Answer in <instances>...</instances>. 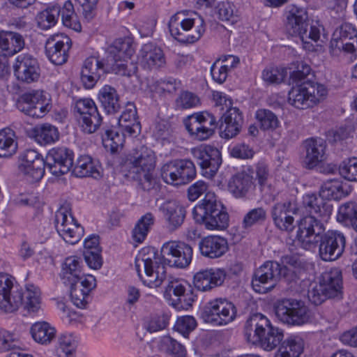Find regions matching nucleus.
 <instances>
[{"label":"nucleus","mask_w":357,"mask_h":357,"mask_svg":"<svg viewBox=\"0 0 357 357\" xmlns=\"http://www.w3.org/2000/svg\"><path fill=\"white\" fill-rule=\"evenodd\" d=\"M160 175L166 183L181 185L190 183L196 177L197 171L192 160H174L165 163L161 167Z\"/></svg>","instance_id":"13"},{"label":"nucleus","mask_w":357,"mask_h":357,"mask_svg":"<svg viewBox=\"0 0 357 357\" xmlns=\"http://www.w3.org/2000/svg\"><path fill=\"white\" fill-rule=\"evenodd\" d=\"M220 202V200L218 199L214 192L205 193L204 197L192 209V214L195 222L206 229L211 215H214L213 212L219 206Z\"/></svg>","instance_id":"28"},{"label":"nucleus","mask_w":357,"mask_h":357,"mask_svg":"<svg viewBox=\"0 0 357 357\" xmlns=\"http://www.w3.org/2000/svg\"><path fill=\"white\" fill-rule=\"evenodd\" d=\"M71 47L72 40L67 35H52L45 43V55L51 63L61 66L67 62Z\"/></svg>","instance_id":"21"},{"label":"nucleus","mask_w":357,"mask_h":357,"mask_svg":"<svg viewBox=\"0 0 357 357\" xmlns=\"http://www.w3.org/2000/svg\"><path fill=\"white\" fill-rule=\"evenodd\" d=\"M188 118L197 121V123L202 124L206 128H211L213 132H215L218 126L216 117L212 113H210L206 110L195 112L188 116Z\"/></svg>","instance_id":"62"},{"label":"nucleus","mask_w":357,"mask_h":357,"mask_svg":"<svg viewBox=\"0 0 357 357\" xmlns=\"http://www.w3.org/2000/svg\"><path fill=\"white\" fill-rule=\"evenodd\" d=\"M197 326L196 319L192 316L186 315L177 319L174 325V329L183 337H188Z\"/></svg>","instance_id":"61"},{"label":"nucleus","mask_w":357,"mask_h":357,"mask_svg":"<svg viewBox=\"0 0 357 357\" xmlns=\"http://www.w3.org/2000/svg\"><path fill=\"white\" fill-rule=\"evenodd\" d=\"M254 188L252 176L242 171L234 174L229 181L228 190L236 198H243Z\"/></svg>","instance_id":"37"},{"label":"nucleus","mask_w":357,"mask_h":357,"mask_svg":"<svg viewBox=\"0 0 357 357\" xmlns=\"http://www.w3.org/2000/svg\"><path fill=\"white\" fill-rule=\"evenodd\" d=\"M192 153L202 174L207 178H213L222 164L220 151L210 145H201L192 149Z\"/></svg>","instance_id":"17"},{"label":"nucleus","mask_w":357,"mask_h":357,"mask_svg":"<svg viewBox=\"0 0 357 357\" xmlns=\"http://www.w3.org/2000/svg\"><path fill=\"white\" fill-rule=\"evenodd\" d=\"M24 45V39L21 34L13 31H1L0 54L5 56H13L20 52Z\"/></svg>","instance_id":"38"},{"label":"nucleus","mask_w":357,"mask_h":357,"mask_svg":"<svg viewBox=\"0 0 357 357\" xmlns=\"http://www.w3.org/2000/svg\"><path fill=\"white\" fill-rule=\"evenodd\" d=\"M47 169L55 176L68 173L73 167L74 152L64 146L54 147L45 156Z\"/></svg>","instance_id":"18"},{"label":"nucleus","mask_w":357,"mask_h":357,"mask_svg":"<svg viewBox=\"0 0 357 357\" xmlns=\"http://www.w3.org/2000/svg\"><path fill=\"white\" fill-rule=\"evenodd\" d=\"M192 247L180 241L165 243L160 250V256L154 248H148L147 253L143 255L144 273L148 279L144 281L149 287H158L165 279V265L179 268L188 267L192 259Z\"/></svg>","instance_id":"2"},{"label":"nucleus","mask_w":357,"mask_h":357,"mask_svg":"<svg viewBox=\"0 0 357 357\" xmlns=\"http://www.w3.org/2000/svg\"><path fill=\"white\" fill-rule=\"evenodd\" d=\"M168 27L171 36L183 44L197 42L206 31V24L201 16L183 18L179 13L171 17Z\"/></svg>","instance_id":"8"},{"label":"nucleus","mask_w":357,"mask_h":357,"mask_svg":"<svg viewBox=\"0 0 357 357\" xmlns=\"http://www.w3.org/2000/svg\"><path fill=\"white\" fill-rule=\"evenodd\" d=\"M159 347L161 351L174 357H184L186 355L185 346L169 335L161 339Z\"/></svg>","instance_id":"52"},{"label":"nucleus","mask_w":357,"mask_h":357,"mask_svg":"<svg viewBox=\"0 0 357 357\" xmlns=\"http://www.w3.org/2000/svg\"><path fill=\"white\" fill-rule=\"evenodd\" d=\"M244 335L249 343L266 351L280 347L284 338L283 331L273 326L271 321L261 313L252 314L244 326Z\"/></svg>","instance_id":"5"},{"label":"nucleus","mask_w":357,"mask_h":357,"mask_svg":"<svg viewBox=\"0 0 357 357\" xmlns=\"http://www.w3.org/2000/svg\"><path fill=\"white\" fill-rule=\"evenodd\" d=\"M96 287V278L90 274H82L79 281L70 287V298L73 303L79 308H84L87 305V298Z\"/></svg>","instance_id":"29"},{"label":"nucleus","mask_w":357,"mask_h":357,"mask_svg":"<svg viewBox=\"0 0 357 357\" xmlns=\"http://www.w3.org/2000/svg\"><path fill=\"white\" fill-rule=\"evenodd\" d=\"M237 310L234 304L225 298H216L208 302L200 312L204 322L213 326H225L236 317Z\"/></svg>","instance_id":"11"},{"label":"nucleus","mask_w":357,"mask_h":357,"mask_svg":"<svg viewBox=\"0 0 357 357\" xmlns=\"http://www.w3.org/2000/svg\"><path fill=\"white\" fill-rule=\"evenodd\" d=\"M337 220L347 227L357 231V203L348 202L340 206Z\"/></svg>","instance_id":"44"},{"label":"nucleus","mask_w":357,"mask_h":357,"mask_svg":"<svg viewBox=\"0 0 357 357\" xmlns=\"http://www.w3.org/2000/svg\"><path fill=\"white\" fill-rule=\"evenodd\" d=\"M60 16L59 5L48 6L36 16L38 26L43 30H47L54 26Z\"/></svg>","instance_id":"50"},{"label":"nucleus","mask_w":357,"mask_h":357,"mask_svg":"<svg viewBox=\"0 0 357 357\" xmlns=\"http://www.w3.org/2000/svg\"><path fill=\"white\" fill-rule=\"evenodd\" d=\"M13 68L17 79L24 83L31 84L37 82L40 75V68L38 59L28 53L17 55Z\"/></svg>","instance_id":"22"},{"label":"nucleus","mask_w":357,"mask_h":357,"mask_svg":"<svg viewBox=\"0 0 357 357\" xmlns=\"http://www.w3.org/2000/svg\"><path fill=\"white\" fill-rule=\"evenodd\" d=\"M198 249L202 257L215 259L222 257L227 252L229 243L224 236L210 234L200 238Z\"/></svg>","instance_id":"24"},{"label":"nucleus","mask_w":357,"mask_h":357,"mask_svg":"<svg viewBox=\"0 0 357 357\" xmlns=\"http://www.w3.org/2000/svg\"><path fill=\"white\" fill-rule=\"evenodd\" d=\"M281 279L287 282H295L298 275L296 271L275 261H266L254 272L251 285L256 293L266 294L273 290Z\"/></svg>","instance_id":"7"},{"label":"nucleus","mask_w":357,"mask_h":357,"mask_svg":"<svg viewBox=\"0 0 357 357\" xmlns=\"http://www.w3.org/2000/svg\"><path fill=\"white\" fill-rule=\"evenodd\" d=\"M255 119L259 128L263 131H273L280 126L277 115L268 109H257L255 112Z\"/></svg>","instance_id":"49"},{"label":"nucleus","mask_w":357,"mask_h":357,"mask_svg":"<svg viewBox=\"0 0 357 357\" xmlns=\"http://www.w3.org/2000/svg\"><path fill=\"white\" fill-rule=\"evenodd\" d=\"M220 135L229 139L236 137L241 131L243 123V113L236 107H230L220 119Z\"/></svg>","instance_id":"25"},{"label":"nucleus","mask_w":357,"mask_h":357,"mask_svg":"<svg viewBox=\"0 0 357 357\" xmlns=\"http://www.w3.org/2000/svg\"><path fill=\"white\" fill-rule=\"evenodd\" d=\"M327 94L325 86L307 79L294 86L288 93V102L299 109L313 107Z\"/></svg>","instance_id":"10"},{"label":"nucleus","mask_w":357,"mask_h":357,"mask_svg":"<svg viewBox=\"0 0 357 357\" xmlns=\"http://www.w3.org/2000/svg\"><path fill=\"white\" fill-rule=\"evenodd\" d=\"M351 192L350 185L341 179L333 178L324 182L319 195L324 199L338 201L348 196Z\"/></svg>","instance_id":"35"},{"label":"nucleus","mask_w":357,"mask_h":357,"mask_svg":"<svg viewBox=\"0 0 357 357\" xmlns=\"http://www.w3.org/2000/svg\"><path fill=\"white\" fill-rule=\"evenodd\" d=\"M296 241L301 248L310 250L319 248V255L325 261L339 259L345 248L346 239L340 231L328 230L322 220H315L311 216L303 217L298 222Z\"/></svg>","instance_id":"1"},{"label":"nucleus","mask_w":357,"mask_h":357,"mask_svg":"<svg viewBox=\"0 0 357 357\" xmlns=\"http://www.w3.org/2000/svg\"><path fill=\"white\" fill-rule=\"evenodd\" d=\"M337 170L344 179L350 181H357V158H353L347 162L343 161L339 167L333 163L326 164L321 167L320 172L325 174H333Z\"/></svg>","instance_id":"39"},{"label":"nucleus","mask_w":357,"mask_h":357,"mask_svg":"<svg viewBox=\"0 0 357 357\" xmlns=\"http://www.w3.org/2000/svg\"><path fill=\"white\" fill-rule=\"evenodd\" d=\"M305 156L303 165L313 169L326 159V143L321 138H308L304 142Z\"/></svg>","instance_id":"26"},{"label":"nucleus","mask_w":357,"mask_h":357,"mask_svg":"<svg viewBox=\"0 0 357 357\" xmlns=\"http://www.w3.org/2000/svg\"><path fill=\"white\" fill-rule=\"evenodd\" d=\"M287 72L284 68L274 66H267L261 73L263 80L268 84H279L282 83Z\"/></svg>","instance_id":"59"},{"label":"nucleus","mask_w":357,"mask_h":357,"mask_svg":"<svg viewBox=\"0 0 357 357\" xmlns=\"http://www.w3.org/2000/svg\"><path fill=\"white\" fill-rule=\"evenodd\" d=\"M123 73L118 67L111 64L105 58L90 56L83 63L80 80L83 86L86 89H93L100 79L107 73Z\"/></svg>","instance_id":"12"},{"label":"nucleus","mask_w":357,"mask_h":357,"mask_svg":"<svg viewBox=\"0 0 357 357\" xmlns=\"http://www.w3.org/2000/svg\"><path fill=\"white\" fill-rule=\"evenodd\" d=\"M17 149V142L15 132L10 128L0 130V158H8L14 155Z\"/></svg>","instance_id":"46"},{"label":"nucleus","mask_w":357,"mask_h":357,"mask_svg":"<svg viewBox=\"0 0 357 357\" xmlns=\"http://www.w3.org/2000/svg\"><path fill=\"white\" fill-rule=\"evenodd\" d=\"M17 108L24 114L32 118L45 116L50 110V100L43 91L32 90L22 93L16 101Z\"/></svg>","instance_id":"15"},{"label":"nucleus","mask_w":357,"mask_h":357,"mask_svg":"<svg viewBox=\"0 0 357 357\" xmlns=\"http://www.w3.org/2000/svg\"><path fill=\"white\" fill-rule=\"evenodd\" d=\"M214 215H212L206 229L208 230L223 231L229 227V215L227 207L220 201L217 206Z\"/></svg>","instance_id":"47"},{"label":"nucleus","mask_w":357,"mask_h":357,"mask_svg":"<svg viewBox=\"0 0 357 357\" xmlns=\"http://www.w3.org/2000/svg\"><path fill=\"white\" fill-rule=\"evenodd\" d=\"M298 208L291 201L275 204L271 211V218L276 228L282 231L291 232L294 230V218Z\"/></svg>","instance_id":"23"},{"label":"nucleus","mask_w":357,"mask_h":357,"mask_svg":"<svg viewBox=\"0 0 357 357\" xmlns=\"http://www.w3.org/2000/svg\"><path fill=\"white\" fill-rule=\"evenodd\" d=\"M74 113L82 131L87 134L96 132L102 122L95 102L91 98H80L75 102Z\"/></svg>","instance_id":"16"},{"label":"nucleus","mask_w":357,"mask_h":357,"mask_svg":"<svg viewBox=\"0 0 357 357\" xmlns=\"http://www.w3.org/2000/svg\"><path fill=\"white\" fill-rule=\"evenodd\" d=\"M183 123L190 135L197 140L203 141L208 139L215 133L211 128H206L188 117L184 120Z\"/></svg>","instance_id":"53"},{"label":"nucleus","mask_w":357,"mask_h":357,"mask_svg":"<svg viewBox=\"0 0 357 357\" xmlns=\"http://www.w3.org/2000/svg\"><path fill=\"white\" fill-rule=\"evenodd\" d=\"M20 349V342L16 335L6 330H0V351H17Z\"/></svg>","instance_id":"60"},{"label":"nucleus","mask_w":357,"mask_h":357,"mask_svg":"<svg viewBox=\"0 0 357 357\" xmlns=\"http://www.w3.org/2000/svg\"><path fill=\"white\" fill-rule=\"evenodd\" d=\"M304 349V340L299 335H291L284 340L274 357H299Z\"/></svg>","instance_id":"41"},{"label":"nucleus","mask_w":357,"mask_h":357,"mask_svg":"<svg viewBox=\"0 0 357 357\" xmlns=\"http://www.w3.org/2000/svg\"><path fill=\"white\" fill-rule=\"evenodd\" d=\"M154 222V216L151 213H146L142 215L132 231L133 241L139 243H142L146 239Z\"/></svg>","instance_id":"48"},{"label":"nucleus","mask_w":357,"mask_h":357,"mask_svg":"<svg viewBox=\"0 0 357 357\" xmlns=\"http://www.w3.org/2000/svg\"><path fill=\"white\" fill-rule=\"evenodd\" d=\"M319 284L325 292L333 298L342 294V275L339 268H331L323 272L319 278Z\"/></svg>","instance_id":"34"},{"label":"nucleus","mask_w":357,"mask_h":357,"mask_svg":"<svg viewBox=\"0 0 357 357\" xmlns=\"http://www.w3.org/2000/svg\"><path fill=\"white\" fill-rule=\"evenodd\" d=\"M125 162L128 167L125 176L137 181L142 190L150 191L158 185L153 176L156 156L151 149L144 145L136 147L126 155Z\"/></svg>","instance_id":"4"},{"label":"nucleus","mask_w":357,"mask_h":357,"mask_svg":"<svg viewBox=\"0 0 357 357\" xmlns=\"http://www.w3.org/2000/svg\"><path fill=\"white\" fill-rule=\"evenodd\" d=\"M354 37H357V31L355 27L349 23H344L334 31L331 45L332 47L340 49L339 46L340 41L347 38L351 39Z\"/></svg>","instance_id":"55"},{"label":"nucleus","mask_w":357,"mask_h":357,"mask_svg":"<svg viewBox=\"0 0 357 357\" xmlns=\"http://www.w3.org/2000/svg\"><path fill=\"white\" fill-rule=\"evenodd\" d=\"M71 169L73 174L79 178L92 177L98 179L102 176L100 162L89 155H80Z\"/></svg>","instance_id":"32"},{"label":"nucleus","mask_w":357,"mask_h":357,"mask_svg":"<svg viewBox=\"0 0 357 357\" xmlns=\"http://www.w3.org/2000/svg\"><path fill=\"white\" fill-rule=\"evenodd\" d=\"M59 235L68 243L74 245L79 242L84 235V227L75 220L68 225L61 227L56 231Z\"/></svg>","instance_id":"51"},{"label":"nucleus","mask_w":357,"mask_h":357,"mask_svg":"<svg viewBox=\"0 0 357 357\" xmlns=\"http://www.w3.org/2000/svg\"><path fill=\"white\" fill-rule=\"evenodd\" d=\"M196 298L197 295L195 294L193 289L189 287L181 296L177 298H169V304L177 310H188L192 306Z\"/></svg>","instance_id":"56"},{"label":"nucleus","mask_w":357,"mask_h":357,"mask_svg":"<svg viewBox=\"0 0 357 357\" xmlns=\"http://www.w3.org/2000/svg\"><path fill=\"white\" fill-rule=\"evenodd\" d=\"M34 140L41 146L50 145L59 141L60 133L56 126L50 123H42L32 129Z\"/></svg>","instance_id":"40"},{"label":"nucleus","mask_w":357,"mask_h":357,"mask_svg":"<svg viewBox=\"0 0 357 357\" xmlns=\"http://www.w3.org/2000/svg\"><path fill=\"white\" fill-rule=\"evenodd\" d=\"M303 206L308 213L305 217L311 216L315 220L328 218L333 211L332 205L326 203L321 197L315 194H307L303 196Z\"/></svg>","instance_id":"31"},{"label":"nucleus","mask_w":357,"mask_h":357,"mask_svg":"<svg viewBox=\"0 0 357 357\" xmlns=\"http://www.w3.org/2000/svg\"><path fill=\"white\" fill-rule=\"evenodd\" d=\"M266 219V211L263 207H257L250 210L244 216L242 227L248 229L252 226L263 223Z\"/></svg>","instance_id":"57"},{"label":"nucleus","mask_w":357,"mask_h":357,"mask_svg":"<svg viewBox=\"0 0 357 357\" xmlns=\"http://www.w3.org/2000/svg\"><path fill=\"white\" fill-rule=\"evenodd\" d=\"M15 278L6 273H0V310L13 313L23 305L29 313H36L40 308V291L32 284L23 290L14 285Z\"/></svg>","instance_id":"3"},{"label":"nucleus","mask_w":357,"mask_h":357,"mask_svg":"<svg viewBox=\"0 0 357 357\" xmlns=\"http://www.w3.org/2000/svg\"><path fill=\"white\" fill-rule=\"evenodd\" d=\"M101 106L107 114H115L121 108L119 96L116 90L109 85H105L98 93Z\"/></svg>","instance_id":"43"},{"label":"nucleus","mask_w":357,"mask_h":357,"mask_svg":"<svg viewBox=\"0 0 357 357\" xmlns=\"http://www.w3.org/2000/svg\"><path fill=\"white\" fill-rule=\"evenodd\" d=\"M30 333L35 342L47 345L56 337V330L47 321H37L31 326Z\"/></svg>","instance_id":"42"},{"label":"nucleus","mask_w":357,"mask_h":357,"mask_svg":"<svg viewBox=\"0 0 357 357\" xmlns=\"http://www.w3.org/2000/svg\"><path fill=\"white\" fill-rule=\"evenodd\" d=\"M134 52L135 50L131 38H120L116 39L113 45L110 46L106 59L111 64L118 67V69L123 73H119V75L130 76V73L127 69V62Z\"/></svg>","instance_id":"19"},{"label":"nucleus","mask_w":357,"mask_h":357,"mask_svg":"<svg viewBox=\"0 0 357 357\" xmlns=\"http://www.w3.org/2000/svg\"><path fill=\"white\" fill-rule=\"evenodd\" d=\"M77 342L72 334H61L55 346L57 357H76Z\"/></svg>","instance_id":"45"},{"label":"nucleus","mask_w":357,"mask_h":357,"mask_svg":"<svg viewBox=\"0 0 357 357\" xmlns=\"http://www.w3.org/2000/svg\"><path fill=\"white\" fill-rule=\"evenodd\" d=\"M277 317L291 326H301L309 321V309L304 303L295 299L279 300L274 306Z\"/></svg>","instance_id":"14"},{"label":"nucleus","mask_w":357,"mask_h":357,"mask_svg":"<svg viewBox=\"0 0 357 357\" xmlns=\"http://www.w3.org/2000/svg\"><path fill=\"white\" fill-rule=\"evenodd\" d=\"M118 123L124 133L120 134L112 128L105 129L102 133V143L105 149L112 153H116L125 142V135L137 137L141 132V123L134 102H128L118 119Z\"/></svg>","instance_id":"6"},{"label":"nucleus","mask_w":357,"mask_h":357,"mask_svg":"<svg viewBox=\"0 0 357 357\" xmlns=\"http://www.w3.org/2000/svg\"><path fill=\"white\" fill-rule=\"evenodd\" d=\"M139 61L144 69H158L165 63L162 49L152 43L142 45L139 55Z\"/></svg>","instance_id":"33"},{"label":"nucleus","mask_w":357,"mask_h":357,"mask_svg":"<svg viewBox=\"0 0 357 357\" xmlns=\"http://www.w3.org/2000/svg\"><path fill=\"white\" fill-rule=\"evenodd\" d=\"M177 108L188 109L201 105L200 98L195 93L189 91H182L175 100Z\"/></svg>","instance_id":"58"},{"label":"nucleus","mask_w":357,"mask_h":357,"mask_svg":"<svg viewBox=\"0 0 357 357\" xmlns=\"http://www.w3.org/2000/svg\"><path fill=\"white\" fill-rule=\"evenodd\" d=\"M46 168L45 158L34 149H26L20 156L19 170L32 181H40Z\"/></svg>","instance_id":"20"},{"label":"nucleus","mask_w":357,"mask_h":357,"mask_svg":"<svg viewBox=\"0 0 357 357\" xmlns=\"http://www.w3.org/2000/svg\"><path fill=\"white\" fill-rule=\"evenodd\" d=\"M226 275V271L223 268L201 270L195 274L193 284L197 290L206 291L222 285Z\"/></svg>","instance_id":"27"},{"label":"nucleus","mask_w":357,"mask_h":357,"mask_svg":"<svg viewBox=\"0 0 357 357\" xmlns=\"http://www.w3.org/2000/svg\"><path fill=\"white\" fill-rule=\"evenodd\" d=\"M352 132V128L350 126H340L336 129H331L326 132V140L331 144H334L349 138Z\"/></svg>","instance_id":"64"},{"label":"nucleus","mask_w":357,"mask_h":357,"mask_svg":"<svg viewBox=\"0 0 357 357\" xmlns=\"http://www.w3.org/2000/svg\"><path fill=\"white\" fill-rule=\"evenodd\" d=\"M160 209L170 231H174L181 227L186 216V210L178 202L167 200L161 205Z\"/></svg>","instance_id":"30"},{"label":"nucleus","mask_w":357,"mask_h":357,"mask_svg":"<svg viewBox=\"0 0 357 357\" xmlns=\"http://www.w3.org/2000/svg\"><path fill=\"white\" fill-rule=\"evenodd\" d=\"M170 315L167 313H157L147 317L144 321V328L149 333H155L165 329L169 323Z\"/></svg>","instance_id":"54"},{"label":"nucleus","mask_w":357,"mask_h":357,"mask_svg":"<svg viewBox=\"0 0 357 357\" xmlns=\"http://www.w3.org/2000/svg\"><path fill=\"white\" fill-rule=\"evenodd\" d=\"M77 220L72 215L71 208L68 205L61 206L56 212L54 217V225L56 230L60 229V227L68 225Z\"/></svg>","instance_id":"63"},{"label":"nucleus","mask_w":357,"mask_h":357,"mask_svg":"<svg viewBox=\"0 0 357 357\" xmlns=\"http://www.w3.org/2000/svg\"><path fill=\"white\" fill-rule=\"evenodd\" d=\"M286 28L293 36H298L303 43L308 44L307 39L317 42L320 38L319 29L315 26H311L307 33L309 20L307 10L295 4H291L286 7Z\"/></svg>","instance_id":"9"},{"label":"nucleus","mask_w":357,"mask_h":357,"mask_svg":"<svg viewBox=\"0 0 357 357\" xmlns=\"http://www.w3.org/2000/svg\"><path fill=\"white\" fill-rule=\"evenodd\" d=\"M82 261L77 256H70L65 259L61 266L60 278L63 283L69 288L79 281L82 274Z\"/></svg>","instance_id":"36"}]
</instances>
